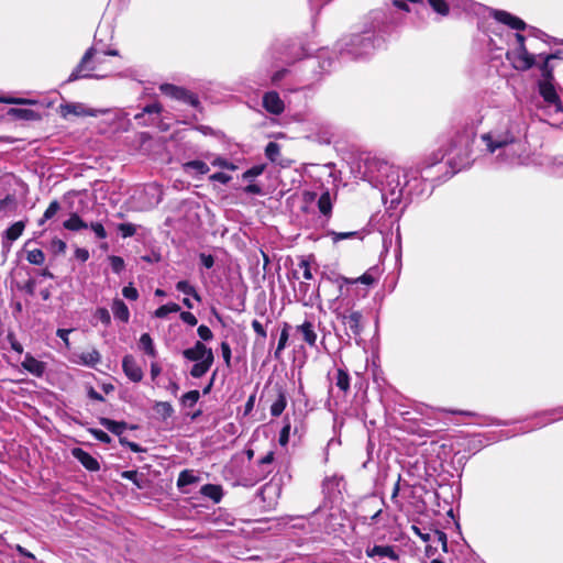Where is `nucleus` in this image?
Wrapping results in <instances>:
<instances>
[{
    "instance_id": "1",
    "label": "nucleus",
    "mask_w": 563,
    "mask_h": 563,
    "mask_svg": "<svg viewBox=\"0 0 563 563\" xmlns=\"http://www.w3.org/2000/svg\"><path fill=\"white\" fill-rule=\"evenodd\" d=\"M481 141L484 155L499 167L520 166L529 159L526 122L517 112H498L495 125Z\"/></svg>"
},
{
    "instance_id": "2",
    "label": "nucleus",
    "mask_w": 563,
    "mask_h": 563,
    "mask_svg": "<svg viewBox=\"0 0 563 563\" xmlns=\"http://www.w3.org/2000/svg\"><path fill=\"white\" fill-rule=\"evenodd\" d=\"M364 178L380 190L382 199L385 205L389 203V208L431 192V185L419 169H400L376 157L366 159Z\"/></svg>"
},
{
    "instance_id": "3",
    "label": "nucleus",
    "mask_w": 563,
    "mask_h": 563,
    "mask_svg": "<svg viewBox=\"0 0 563 563\" xmlns=\"http://www.w3.org/2000/svg\"><path fill=\"white\" fill-rule=\"evenodd\" d=\"M376 41V36L371 32L343 37L335 44L334 52L325 48L320 49L314 58L307 62V66L314 68L318 65L321 73H328L331 70L338 56L346 60L362 58L375 49Z\"/></svg>"
},
{
    "instance_id": "4",
    "label": "nucleus",
    "mask_w": 563,
    "mask_h": 563,
    "mask_svg": "<svg viewBox=\"0 0 563 563\" xmlns=\"http://www.w3.org/2000/svg\"><path fill=\"white\" fill-rule=\"evenodd\" d=\"M492 15L496 20V25L492 33L499 36L500 42H508L515 38L518 47L516 51L507 52L506 57L517 70H528L536 64V56L530 54L525 46V36L520 33L512 34L503 25H508L512 30L521 31L527 27L525 21L503 10H492Z\"/></svg>"
},
{
    "instance_id": "5",
    "label": "nucleus",
    "mask_w": 563,
    "mask_h": 563,
    "mask_svg": "<svg viewBox=\"0 0 563 563\" xmlns=\"http://www.w3.org/2000/svg\"><path fill=\"white\" fill-rule=\"evenodd\" d=\"M556 52L551 55L538 57L543 58L542 65L540 66L541 79L538 81L539 97L536 99V107L542 112L548 119H556L563 114V103L554 87L553 67L550 65L551 59L559 58Z\"/></svg>"
},
{
    "instance_id": "6",
    "label": "nucleus",
    "mask_w": 563,
    "mask_h": 563,
    "mask_svg": "<svg viewBox=\"0 0 563 563\" xmlns=\"http://www.w3.org/2000/svg\"><path fill=\"white\" fill-rule=\"evenodd\" d=\"M103 57L102 51H99L96 46L89 47L81 57L79 64L70 73L66 82H73L81 78L101 79L107 77L106 74H93V71L98 69V65L103 63Z\"/></svg>"
},
{
    "instance_id": "7",
    "label": "nucleus",
    "mask_w": 563,
    "mask_h": 563,
    "mask_svg": "<svg viewBox=\"0 0 563 563\" xmlns=\"http://www.w3.org/2000/svg\"><path fill=\"white\" fill-rule=\"evenodd\" d=\"M475 137L474 129L466 130L462 134L457 133L455 137L451 141L450 148L446 151L448 155H451L453 158H460L462 162L463 158H467L471 151V145Z\"/></svg>"
},
{
    "instance_id": "8",
    "label": "nucleus",
    "mask_w": 563,
    "mask_h": 563,
    "mask_svg": "<svg viewBox=\"0 0 563 563\" xmlns=\"http://www.w3.org/2000/svg\"><path fill=\"white\" fill-rule=\"evenodd\" d=\"M112 112L110 109H92L81 102H66L59 106V113L67 119L69 115L75 117H98Z\"/></svg>"
},
{
    "instance_id": "9",
    "label": "nucleus",
    "mask_w": 563,
    "mask_h": 563,
    "mask_svg": "<svg viewBox=\"0 0 563 563\" xmlns=\"http://www.w3.org/2000/svg\"><path fill=\"white\" fill-rule=\"evenodd\" d=\"M366 556L374 560H387L382 563H397L400 559L399 550L395 545L389 544H374L368 545L365 550Z\"/></svg>"
},
{
    "instance_id": "10",
    "label": "nucleus",
    "mask_w": 563,
    "mask_h": 563,
    "mask_svg": "<svg viewBox=\"0 0 563 563\" xmlns=\"http://www.w3.org/2000/svg\"><path fill=\"white\" fill-rule=\"evenodd\" d=\"M338 318L341 320L346 330L349 338H357L363 331V314L360 311L347 309L339 313Z\"/></svg>"
},
{
    "instance_id": "11",
    "label": "nucleus",
    "mask_w": 563,
    "mask_h": 563,
    "mask_svg": "<svg viewBox=\"0 0 563 563\" xmlns=\"http://www.w3.org/2000/svg\"><path fill=\"white\" fill-rule=\"evenodd\" d=\"M161 91L175 100L183 101L194 108L199 106L198 97L189 90L172 84H164L159 87Z\"/></svg>"
},
{
    "instance_id": "12",
    "label": "nucleus",
    "mask_w": 563,
    "mask_h": 563,
    "mask_svg": "<svg viewBox=\"0 0 563 563\" xmlns=\"http://www.w3.org/2000/svg\"><path fill=\"white\" fill-rule=\"evenodd\" d=\"M183 356L190 362L214 357L212 350L207 347L201 341H197L192 347L184 350Z\"/></svg>"
},
{
    "instance_id": "13",
    "label": "nucleus",
    "mask_w": 563,
    "mask_h": 563,
    "mask_svg": "<svg viewBox=\"0 0 563 563\" xmlns=\"http://www.w3.org/2000/svg\"><path fill=\"white\" fill-rule=\"evenodd\" d=\"M122 369H123L124 374L126 375V377L133 383H139L143 379V376H144L143 369L137 364L134 356L131 354H128L123 357Z\"/></svg>"
},
{
    "instance_id": "14",
    "label": "nucleus",
    "mask_w": 563,
    "mask_h": 563,
    "mask_svg": "<svg viewBox=\"0 0 563 563\" xmlns=\"http://www.w3.org/2000/svg\"><path fill=\"white\" fill-rule=\"evenodd\" d=\"M274 451L267 452L256 464L255 475L252 478L255 483L265 479L274 470Z\"/></svg>"
},
{
    "instance_id": "15",
    "label": "nucleus",
    "mask_w": 563,
    "mask_h": 563,
    "mask_svg": "<svg viewBox=\"0 0 563 563\" xmlns=\"http://www.w3.org/2000/svg\"><path fill=\"white\" fill-rule=\"evenodd\" d=\"M161 112L162 106L158 102H153L145 106L140 113H136L134 119L139 124L146 126L153 124Z\"/></svg>"
},
{
    "instance_id": "16",
    "label": "nucleus",
    "mask_w": 563,
    "mask_h": 563,
    "mask_svg": "<svg viewBox=\"0 0 563 563\" xmlns=\"http://www.w3.org/2000/svg\"><path fill=\"white\" fill-rule=\"evenodd\" d=\"M316 324L312 320H305L301 324L296 327V332L301 334L302 340L310 346H317L318 334Z\"/></svg>"
},
{
    "instance_id": "17",
    "label": "nucleus",
    "mask_w": 563,
    "mask_h": 563,
    "mask_svg": "<svg viewBox=\"0 0 563 563\" xmlns=\"http://www.w3.org/2000/svg\"><path fill=\"white\" fill-rule=\"evenodd\" d=\"M263 107L267 112L276 115L285 109L284 101L276 91H268L263 96Z\"/></svg>"
},
{
    "instance_id": "18",
    "label": "nucleus",
    "mask_w": 563,
    "mask_h": 563,
    "mask_svg": "<svg viewBox=\"0 0 563 563\" xmlns=\"http://www.w3.org/2000/svg\"><path fill=\"white\" fill-rule=\"evenodd\" d=\"M21 366L24 371L38 378L42 377L46 371V364L35 358L31 353L25 354Z\"/></svg>"
},
{
    "instance_id": "19",
    "label": "nucleus",
    "mask_w": 563,
    "mask_h": 563,
    "mask_svg": "<svg viewBox=\"0 0 563 563\" xmlns=\"http://www.w3.org/2000/svg\"><path fill=\"white\" fill-rule=\"evenodd\" d=\"M25 229L24 221H18L11 224L4 232L2 236V246L8 250L11 247L12 243L16 241L23 233Z\"/></svg>"
},
{
    "instance_id": "20",
    "label": "nucleus",
    "mask_w": 563,
    "mask_h": 563,
    "mask_svg": "<svg viewBox=\"0 0 563 563\" xmlns=\"http://www.w3.org/2000/svg\"><path fill=\"white\" fill-rule=\"evenodd\" d=\"M343 476L338 474H333L328 476L322 482L323 493L329 497H334L336 494L341 493V486L343 485Z\"/></svg>"
},
{
    "instance_id": "21",
    "label": "nucleus",
    "mask_w": 563,
    "mask_h": 563,
    "mask_svg": "<svg viewBox=\"0 0 563 563\" xmlns=\"http://www.w3.org/2000/svg\"><path fill=\"white\" fill-rule=\"evenodd\" d=\"M335 387L345 396L350 390L351 377L346 368L338 367L331 377Z\"/></svg>"
},
{
    "instance_id": "22",
    "label": "nucleus",
    "mask_w": 563,
    "mask_h": 563,
    "mask_svg": "<svg viewBox=\"0 0 563 563\" xmlns=\"http://www.w3.org/2000/svg\"><path fill=\"white\" fill-rule=\"evenodd\" d=\"M73 455L76 457L81 465L88 471L96 472L100 470L99 462L88 452L84 451L80 448H76L73 450Z\"/></svg>"
},
{
    "instance_id": "23",
    "label": "nucleus",
    "mask_w": 563,
    "mask_h": 563,
    "mask_svg": "<svg viewBox=\"0 0 563 563\" xmlns=\"http://www.w3.org/2000/svg\"><path fill=\"white\" fill-rule=\"evenodd\" d=\"M71 361L79 365L95 367L101 361V355L98 350L92 349L89 352L76 354Z\"/></svg>"
},
{
    "instance_id": "24",
    "label": "nucleus",
    "mask_w": 563,
    "mask_h": 563,
    "mask_svg": "<svg viewBox=\"0 0 563 563\" xmlns=\"http://www.w3.org/2000/svg\"><path fill=\"white\" fill-rule=\"evenodd\" d=\"M536 419L540 420L534 428H541L548 423L563 419V406L554 408L552 410L543 411L536 416Z\"/></svg>"
},
{
    "instance_id": "25",
    "label": "nucleus",
    "mask_w": 563,
    "mask_h": 563,
    "mask_svg": "<svg viewBox=\"0 0 563 563\" xmlns=\"http://www.w3.org/2000/svg\"><path fill=\"white\" fill-rule=\"evenodd\" d=\"M375 269L372 268L369 271H367L366 273H364L361 277L358 278H355V279H351V278H346V277H340L338 279V282H341L340 284V290H342V287L343 285H347V284H357V283H361V284H364V285H373L376 283L377 280V277L375 276Z\"/></svg>"
},
{
    "instance_id": "26",
    "label": "nucleus",
    "mask_w": 563,
    "mask_h": 563,
    "mask_svg": "<svg viewBox=\"0 0 563 563\" xmlns=\"http://www.w3.org/2000/svg\"><path fill=\"white\" fill-rule=\"evenodd\" d=\"M200 494L218 504L223 497V489L220 485L206 484L200 488Z\"/></svg>"
},
{
    "instance_id": "27",
    "label": "nucleus",
    "mask_w": 563,
    "mask_h": 563,
    "mask_svg": "<svg viewBox=\"0 0 563 563\" xmlns=\"http://www.w3.org/2000/svg\"><path fill=\"white\" fill-rule=\"evenodd\" d=\"M99 422L108 431L118 437H121L123 432L128 429V423L124 421H115L110 418H100Z\"/></svg>"
},
{
    "instance_id": "28",
    "label": "nucleus",
    "mask_w": 563,
    "mask_h": 563,
    "mask_svg": "<svg viewBox=\"0 0 563 563\" xmlns=\"http://www.w3.org/2000/svg\"><path fill=\"white\" fill-rule=\"evenodd\" d=\"M287 406L286 393L283 388H278L277 397L271 405V415L273 417H279Z\"/></svg>"
},
{
    "instance_id": "29",
    "label": "nucleus",
    "mask_w": 563,
    "mask_h": 563,
    "mask_svg": "<svg viewBox=\"0 0 563 563\" xmlns=\"http://www.w3.org/2000/svg\"><path fill=\"white\" fill-rule=\"evenodd\" d=\"M112 313L115 319L126 323L130 319V311L128 306L121 299H114L112 302Z\"/></svg>"
},
{
    "instance_id": "30",
    "label": "nucleus",
    "mask_w": 563,
    "mask_h": 563,
    "mask_svg": "<svg viewBox=\"0 0 563 563\" xmlns=\"http://www.w3.org/2000/svg\"><path fill=\"white\" fill-rule=\"evenodd\" d=\"M213 361H214V357L195 362V364L192 365V367L190 369V375L194 378H200V377L205 376L211 368Z\"/></svg>"
},
{
    "instance_id": "31",
    "label": "nucleus",
    "mask_w": 563,
    "mask_h": 563,
    "mask_svg": "<svg viewBox=\"0 0 563 563\" xmlns=\"http://www.w3.org/2000/svg\"><path fill=\"white\" fill-rule=\"evenodd\" d=\"M183 168L186 173L196 175H205L210 170L209 166L199 159L186 162Z\"/></svg>"
},
{
    "instance_id": "32",
    "label": "nucleus",
    "mask_w": 563,
    "mask_h": 563,
    "mask_svg": "<svg viewBox=\"0 0 563 563\" xmlns=\"http://www.w3.org/2000/svg\"><path fill=\"white\" fill-rule=\"evenodd\" d=\"M8 114L14 119L26 121L36 120L38 118V114L34 110L26 108H11Z\"/></svg>"
},
{
    "instance_id": "33",
    "label": "nucleus",
    "mask_w": 563,
    "mask_h": 563,
    "mask_svg": "<svg viewBox=\"0 0 563 563\" xmlns=\"http://www.w3.org/2000/svg\"><path fill=\"white\" fill-rule=\"evenodd\" d=\"M318 209L322 216L327 219L331 217L332 213V199L329 191H324L318 199Z\"/></svg>"
},
{
    "instance_id": "34",
    "label": "nucleus",
    "mask_w": 563,
    "mask_h": 563,
    "mask_svg": "<svg viewBox=\"0 0 563 563\" xmlns=\"http://www.w3.org/2000/svg\"><path fill=\"white\" fill-rule=\"evenodd\" d=\"M289 330H290V325L287 322H285L283 325V329L280 331L277 347L274 352L275 360H280V357H282V353L285 350L288 339H289Z\"/></svg>"
},
{
    "instance_id": "35",
    "label": "nucleus",
    "mask_w": 563,
    "mask_h": 563,
    "mask_svg": "<svg viewBox=\"0 0 563 563\" xmlns=\"http://www.w3.org/2000/svg\"><path fill=\"white\" fill-rule=\"evenodd\" d=\"M63 227L69 231H80L87 229L88 224L77 213H71L70 217L64 221Z\"/></svg>"
},
{
    "instance_id": "36",
    "label": "nucleus",
    "mask_w": 563,
    "mask_h": 563,
    "mask_svg": "<svg viewBox=\"0 0 563 563\" xmlns=\"http://www.w3.org/2000/svg\"><path fill=\"white\" fill-rule=\"evenodd\" d=\"M199 481V477L194 474L190 470H184L179 473L177 478V487L183 489V487L195 484Z\"/></svg>"
},
{
    "instance_id": "37",
    "label": "nucleus",
    "mask_w": 563,
    "mask_h": 563,
    "mask_svg": "<svg viewBox=\"0 0 563 563\" xmlns=\"http://www.w3.org/2000/svg\"><path fill=\"white\" fill-rule=\"evenodd\" d=\"M140 347L150 356L156 357L157 352L154 346L153 340L148 333H143L140 338Z\"/></svg>"
},
{
    "instance_id": "38",
    "label": "nucleus",
    "mask_w": 563,
    "mask_h": 563,
    "mask_svg": "<svg viewBox=\"0 0 563 563\" xmlns=\"http://www.w3.org/2000/svg\"><path fill=\"white\" fill-rule=\"evenodd\" d=\"M176 289L186 296L194 297L198 302L201 301L200 295L197 292L196 288L187 280H179L176 284Z\"/></svg>"
},
{
    "instance_id": "39",
    "label": "nucleus",
    "mask_w": 563,
    "mask_h": 563,
    "mask_svg": "<svg viewBox=\"0 0 563 563\" xmlns=\"http://www.w3.org/2000/svg\"><path fill=\"white\" fill-rule=\"evenodd\" d=\"M178 311H180L179 305H177L175 302H169V303H166V305H163V306L158 307L155 310L154 316L156 318H158V319H164L169 313H174V312H178Z\"/></svg>"
},
{
    "instance_id": "40",
    "label": "nucleus",
    "mask_w": 563,
    "mask_h": 563,
    "mask_svg": "<svg viewBox=\"0 0 563 563\" xmlns=\"http://www.w3.org/2000/svg\"><path fill=\"white\" fill-rule=\"evenodd\" d=\"M26 261L33 265H43L45 262V254L40 249L26 251Z\"/></svg>"
},
{
    "instance_id": "41",
    "label": "nucleus",
    "mask_w": 563,
    "mask_h": 563,
    "mask_svg": "<svg viewBox=\"0 0 563 563\" xmlns=\"http://www.w3.org/2000/svg\"><path fill=\"white\" fill-rule=\"evenodd\" d=\"M328 235L332 238V241L334 243H338L339 241L345 240V239H362L361 232L358 231H349V232H335V231H329Z\"/></svg>"
},
{
    "instance_id": "42",
    "label": "nucleus",
    "mask_w": 563,
    "mask_h": 563,
    "mask_svg": "<svg viewBox=\"0 0 563 563\" xmlns=\"http://www.w3.org/2000/svg\"><path fill=\"white\" fill-rule=\"evenodd\" d=\"M265 155L271 162L276 163L280 156V145L276 142H269L265 147Z\"/></svg>"
},
{
    "instance_id": "43",
    "label": "nucleus",
    "mask_w": 563,
    "mask_h": 563,
    "mask_svg": "<svg viewBox=\"0 0 563 563\" xmlns=\"http://www.w3.org/2000/svg\"><path fill=\"white\" fill-rule=\"evenodd\" d=\"M59 209V202L57 200H53L45 210L43 217L40 219L38 224L43 225L47 220L52 219L58 212Z\"/></svg>"
},
{
    "instance_id": "44",
    "label": "nucleus",
    "mask_w": 563,
    "mask_h": 563,
    "mask_svg": "<svg viewBox=\"0 0 563 563\" xmlns=\"http://www.w3.org/2000/svg\"><path fill=\"white\" fill-rule=\"evenodd\" d=\"M431 543L440 544L443 552H448V537L441 530H432Z\"/></svg>"
},
{
    "instance_id": "45",
    "label": "nucleus",
    "mask_w": 563,
    "mask_h": 563,
    "mask_svg": "<svg viewBox=\"0 0 563 563\" xmlns=\"http://www.w3.org/2000/svg\"><path fill=\"white\" fill-rule=\"evenodd\" d=\"M199 398H200V393L198 390H190L183 395L181 404L185 407L191 408L197 404Z\"/></svg>"
},
{
    "instance_id": "46",
    "label": "nucleus",
    "mask_w": 563,
    "mask_h": 563,
    "mask_svg": "<svg viewBox=\"0 0 563 563\" xmlns=\"http://www.w3.org/2000/svg\"><path fill=\"white\" fill-rule=\"evenodd\" d=\"M108 260L113 273L120 275L124 271L125 263L121 256L110 255Z\"/></svg>"
},
{
    "instance_id": "47",
    "label": "nucleus",
    "mask_w": 563,
    "mask_h": 563,
    "mask_svg": "<svg viewBox=\"0 0 563 563\" xmlns=\"http://www.w3.org/2000/svg\"><path fill=\"white\" fill-rule=\"evenodd\" d=\"M123 239L131 238L136 233L137 227L133 223H120L117 227Z\"/></svg>"
},
{
    "instance_id": "48",
    "label": "nucleus",
    "mask_w": 563,
    "mask_h": 563,
    "mask_svg": "<svg viewBox=\"0 0 563 563\" xmlns=\"http://www.w3.org/2000/svg\"><path fill=\"white\" fill-rule=\"evenodd\" d=\"M155 410L164 419L169 418L173 415V412H174V409H173L172 405L169 402H167V401H158V402H156Z\"/></svg>"
},
{
    "instance_id": "49",
    "label": "nucleus",
    "mask_w": 563,
    "mask_h": 563,
    "mask_svg": "<svg viewBox=\"0 0 563 563\" xmlns=\"http://www.w3.org/2000/svg\"><path fill=\"white\" fill-rule=\"evenodd\" d=\"M428 2L437 13L448 15L449 5L445 0H428Z\"/></svg>"
},
{
    "instance_id": "50",
    "label": "nucleus",
    "mask_w": 563,
    "mask_h": 563,
    "mask_svg": "<svg viewBox=\"0 0 563 563\" xmlns=\"http://www.w3.org/2000/svg\"><path fill=\"white\" fill-rule=\"evenodd\" d=\"M95 318L104 325H109L111 322L110 312L108 311L107 308L103 307L97 308L95 312Z\"/></svg>"
},
{
    "instance_id": "51",
    "label": "nucleus",
    "mask_w": 563,
    "mask_h": 563,
    "mask_svg": "<svg viewBox=\"0 0 563 563\" xmlns=\"http://www.w3.org/2000/svg\"><path fill=\"white\" fill-rule=\"evenodd\" d=\"M408 2L412 3V4H417V5H420V7H423V3L421 0H394L393 1V5L399 10H402V11H406V12H410V9L408 7Z\"/></svg>"
},
{
    "instance_id": "52",
    "label": "nucleus",
    "mask_w": 563,
    "mask_h": 563,
    "mask_svg": "<svg viewBox=\"0 0 563 563\" xmlns=\"http://www.w3.org/2000/svg\"><path fill=\"white\" fill-rule=\"evenodd\" d=\"M88 431L93 435L96 440L102 443L109 444L111 442V437L103 430L90 428Z\"/></svg>"
},
{
    "instance_id": "53",
    "label": "nucleus",
    "mask_w": 563,
    "mask_h": 563,
    "mask_svg": "<svg viewBox=\"0 0 563 563\" xmlns=\"http://www.w3.org/2000/svg\"><path fill=\"white\" fill-rule=\"evenodd\" d=\"M264 172L263 165H255L243 173V179L251 180L254 177L262 175Z\"/></svg>"
},
{
    "instance_id": "54",
    "label": "nucleus",
    "mask_w": 563,
    "mask_h": 563,
    "mask_svg": "<svg viewBox=\"0 0 563 563\" xmlns=\"http://www.w3.org/2000/svg\"><path fill=\"white\" fill-rule=\"evenodd\" d=\"M211 164L213 166L231 170H234L236 168V166L233 163L229 162L227 158L221 156L216 157Z\"/></svg>"
},
{
    "instance_id": "55",
    "label": "nucleus",
    "mask_w": 563,
    "mask_h": 563,
    "mask_svg": "<svg viewBox=\"0 0 563 563\" xmlns=\"http://www.w3.org/2000/svg\"><path fill=\"white\" fill-rule=\"evenodd\" d=\"M51 250L54 254H64L66 251V243L60 239H54L51 242Z\"/></svg>"
},
{
    "instance_id": "56",
    "label": "nucleus",
    "mask_w": 563,
    "mask_h": 563,
    "mask_svg": "<svg viewBox=\"0 0 563 563\" xmlns=\"http://www.w3.org/2000/svg\"><path fill=\"white\" fill-rule=\"evenodd\" d=\"M299 267L302 269V276L305 279H312L313 276L311 273L310 263L308 258H301L299 262Z\"/></svg>"
},
{
    "instance_id": "57",
    "label": "nucleus",
    "mask_w": 563,
    "mask_h": 563,
    "mask_svg": "<svg viewBox=\"0 0 563 563\" xmlns=\"http://www.w3.org/2000/svg\"><path fill=\"white\" fill-rule=\"evenodd\" d=\"M199 338L203 341H210L213 338V333L209 327L200 324L197 329Z\"/></svg>"
},
{
    "instance_id": "58",
    "label": "nucleus",
    "mask_w": 563,
    "mask_h": 563,
    "mask_svg": "<svg viewBox=\"0 0 563 563\" xmlns=\"http://www.w3.org/2000/svg\"><path fill=\"white\" fill-rule=\"evenodd\" d=\"M122 295L129 300H136L139 298V291L132 285L123 287Z\"/></svg>"
},
{
    "instance_id": "59",
    "label": "nucleus",
    "mask_w": 563,
    "mask_h": 563,
    "mask_svg": "<svg viewBox=\"0 0 563 563\" xmlns=\"http://www.w3.org/2000/svg\"><path fill=\"white\" fill-rule=\"evenodd\" d=\"M90 229L93 231L98 239L103 240L107 238V231L100 222H92L90 224Z\"/></svg>"
},
{
    "instance_id": "60",
    "label": "nucleus",
    "mask_w": 563,
    "mask_h": 563,
    "mask_svg": "<svg viewBox=\"0 0 563 563\" xmlns=\"http://www.w3.org/2000/svg\"><path fill=\"white\" fill-rule=\"evenodd\" d=\"M411 530L416 536H418L423 542H431L432 539V530L429 532H424L421 528L417 526H412Z\"/></svg>"
},
{
    "instance_id": "61",
    "label": "nucleus",
    "mask_w": 563,
    "mask_h": 563,
    "mask_svg": "<svg viewBox=\"0 0 563 563\" xmlns=\"http://www.w3.org/2000/svg\"><path fill=\"white\" fill-rule=\"evenodd\" d=\"M199 260L201 265L207 269H210L214 265V257L211 254L200 253Z\"/></svg>"
},
{
    "instance_id": "62",
    "label": "nucleus",
    "mask_w": 563,
    "mask_h": 563,
    "mask_svg": "<svg viewBox=\"0 0 563 563\" xmlns=\"http://www.w3.org/2000/svg\"><path fill=\"white\" fill-rule=\"evenodd\" d=\"M221 353L227 366L231 365V346L228 342L221 343Z\"/></svg>"
},
{
    "instance_id": "63",
    "label": "nucleus",
    "mask_w": 563,
    "mask_h": 563,
    "mask_svg": "<svg viewBox=\"0 0 563 563\" xmlns=\"http://www.w3.org/2000/svg\"><path fill=\"white\" fill-rule=\"evenodd\" d=\"M231 178L232 177L230 175L222 172L214 173L209 177L211 181H218L221 184H228L231 180Z\"/></svg>"
},
{
    "instance_id": "64",
    "label": "nucleus",
    "mask_w": 563,
    "mask_h": 563,
    "mask_svg": "<svg viewBox=\"0 0 563 563\" xmlns=\"http://www.w3.org/2000/svg\"><path fill=\"white\" fill-rule=\"evenodd\" d=\"M553 173L556 176H563V156L562 157H555L553 159Z\"/></svg>"
}]
</instances>
